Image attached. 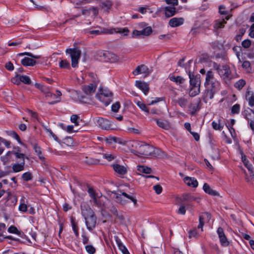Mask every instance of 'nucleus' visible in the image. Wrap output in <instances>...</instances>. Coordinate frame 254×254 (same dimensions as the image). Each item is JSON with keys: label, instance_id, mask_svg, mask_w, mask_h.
<instances>
[{"label": "nucleus", "instance_id": "24", "mask_svg": "<svg viewBox=\"0 0 254 254\" xmlns=\"http://www.w3.org/2000/svg\"><path fill=\"white\" fill-rule=\"evenodd\" d=\"M25 160L22 161L20 164L15 163L12 165L13 171L15 173L19 172L24 169Z\"/></svg>", "mask_w": 254, "mask_h": 254}, {"label": "nucleus", "instance_id": "18", "mask_svg": "<svg viewBox=\"0 0 254 254\" xmlns=\"http://www.w3.org/2000/svg\"><path fill=\"white\" fill-rule=\"evenodd\" d=\"M184 181L189 187L196 188L198 186V182L194 178L186 177L184 178Z\"/></svg>", "mask_w": 254, "mask_h": 254}, {"label": "nucleus", "instance_id": "63", "mask_svg": "<svg viewBox=\"0 0 254 254\" xmlns=\"http://www.w3.org/2000/svg\"><path fill=\"white\" fill-rule=\"evenodd\" d=\"M103 157L109 161H111L115 158L114 156H113L112 154L107 153L104 154Z\"/></svg>", "mask_w": 254, "mask_h": 254}, {"label": "nucleus", "instance_id": "3", "mask_svg": "<svg viewBox=\"0 0 254 254\" xmlns=\"http://www.w3.org/2000/svg\"><path fill=\"white\" fill-rule=\"evenodd\" d=\"M213 68L217 70L218 74L224 80H230L233 78L230 67L228 65L220 66L216 63H214Z\"/></svg>", "mask_w": 254, "mask_h": 254}, {"label": "nucleus", "instance_id": "40", "mask_svg": "<svg viewBox=\"0 0 254 254\" xmlns=\"http://www.w3.org/2000/svg\"><path fill=\"white\" fill-rule=\"evenodd\" d=\"M34 149L37 155L39 156V159L42 161H44L45 160V157L42 155L40 147L36 145H35L34 146Z\"/></svg>", "mask_w": 254, "mask_h": 254}, {"label": "nucleus", "instance_id": "9", "mask_svg": "<svg viewBox=\"0 0 254 254\" xmlns=\"http://www.w3.org/2000/svg\"><path fill=\"white\" fill-rule=\"evenodd\" d=\"M113 93L107 89H100L99 92L96 94V97L98 99H102L105 97L109 98L112 101Z\"/></svg>", "mask_w": 254, "mask_h": 254}, {"label": "nucleus", "instance_id": "39", "mask_svg": "<svg viewBox=\"0 0 254 254\" xmlns=\"http://www.w3.org/2000/svg\"><path fill=\"white\" fill-rule=\"evenodd\" d=\"M226 23V21L224 19L218 20L215 21L214 27L216 29L222 28L224 27Z\"/></svg>", "mask_w": 254, "mask_h": 254}, {"label": "nucleus", "instance_id": "59", "mask_svg": "<svg viewBox=\"0 0 254 254\" xmlns=\"http://www.w3.org/2000/svg\"><path fill=\"white\" fill-rule=\"evenodd\" d=\"M45 129L46 130V131L48 132L49 133L50 135H51L53 137V138L56 140V141H58V137L56 136V134H55L53 131H52L51 129H50V128H47V127H45Z\"/></svg>", "mask_w": 254, "mask_h": 254}, {"label": "nucleus", "instance_id": "56", "mask_svg": "<svg viewBox=\"0 0 254 254\" xmlns=\"http://www.w3.org/2000/svg\"><path fill=\"white\" fill-rule=\"evenodd\" d=\"M108 30L104 29L103 31H100L99 30H92L90 31V33L92 34H100L101 33H109Z\"/></svg>", "mask_w": 254, "mask_h": 254}, {"label": "nucleus", "instance_id": "50", "mask_svg": "<svg viewBox=\"0 0 254 254\" xmlns=\"http://www.w3.org/2000/svg\"><path fill=\"white\" fill-rule=\"evenodd\" d=\"M71 222L72 224V229L73 230V232L76 235V237L78 236V226H77L76 224L74 221V220L72 218L71 220Z\"/></svg>", "mask_w": 254, "mask_h": 254}, {"label": "nucleus", "instance_id": "22", "mask_svg": "<svg viewBox=\"0 0 254 254\" xmlns=\"http://www.w3.org/2000/svg\"><path fill=\"white\" fill-rule=\"evenodd\" d=\"M119 60V57L116 54L108 51L107 52L105 62H110L111 63H115L118 61Z\"/></svg>", "mask_w": 254, "mask_h": 254}, {"label": "nucleus", "instance_id": "14", "mask_svg": "<svg viewBox=\"0 0 254 254\" xmlns=\"http://www.w3.org/2000/svg\"><path fill=\"white\" fill-rule=\"evenodd\" d=\"M148 68L145 65L142 64L138 65L136 67V69L133 71V74L134 75H138L140 73H145L148 75L150 73Z\"/></svg>", "mask_w": 254, "mask_h": 254}, {"label": "nucleus", "instance_id": "16", "mask_svg": "<svg viewBox=\"0 0 254 254\" xmlns=\"http://www.w3.org/2000/svg\"><path fill=\"white\" fill-rule=\"evenodd\" d=\"M184 22V19L182 17H174L170 19L169 24L171 27H176L182 25Z\"/></svg>", "mask_w": 254, "mask_h": 254}, {"label": "nucleus", "instance_id": "26", "mask_svg": "<svg viewBox=\"0 0 254 254\" xmlns=\"http://www.w3.org/2000/svg\"><path fill=\"white\" fill-rule=\"evenodd\" d=\"M108 51H103L102 50L98 51L95 55V58L100 61L105 62L106 59V53Z\"/></svg>", "mask_w": 254, "mask_h": 254}, {"label": "nucleus", "instance_id": "1", "mask_svg": "<svg viewBox=\"0 0 254 254\" xmlns=\"http://www.w3.org/2000/svg\"><path fill=\"white\" fill-rule=\"evenodd\" d=\"M81 212L85 220L87 229L91 231L96 226V217L92 209L88 206L81 205Z\"/></svg>", "mask_w": 254, "mask_h": 254}, {"label": "nucleus", "instance_id": "36", "mask_svg": "<svg viewBox=\"0 0 254 254\" xmlns=\"http://www.w3.org/2000/svg\"><path fill=\"white\" fill-rule=\"evenodd\" d=\"M200 92V87H195L191 86L190 90L189 92V95L190 97H194L198 95Z\"/></svg>", "mask_w": 254, "mask_h": 254}, {"label": "nucleus", "instance_id": "53", "mask_svg": "<svg viewBox=\"0 0 254 254\" xmlns=\"http://www.w3.org/2000/svg\"><path fill=\"white\" fill-rule=\"evenodd\" d=\"M79 117L77 115H72L70 117V121L72 123H74L75 126H77L79 125L78 120Z\"/></svg>", "mask_w": 254, "mask_h": 254}, {"label": "nucleus", "instance_id": "46", "mask_svg": "<svg viewBox=\"0 0 254 254\" xmlns=\"http://www.w3.org/2000/svg\"><path fill=\"white\" fill-rule=\"evenodd\" d=\"M136 104L141 110L147 113L148 114L149 113V110H148L147 108L146 107V106L145 104H144V103H142L140 101H138L136 103Z\"/></svg>", "mask_w": 254, "mask_h": 254}, {"label": "nucleus", "instance_id": "2", "mask_svg": "<svg viewBox=\"0 0 254 254\" xmlns=\"http://www.w3.org/2000/svg\"><path fill=\"white\" fill-rule=\"evenodd\" d=\"M139 148L138 151H135V149H131V152L136 155L139 154L152 156L154 157H158L160 156L161 151L158 148H154V147L144 142H142V144Z\"/></svg>", "mask_w": 254, "mask_h": 254}, {"label": "nucleus", "instance_id": "52", "mask_svg": "<svg viewBox=\"0 0 254 254\" xmlns=\"http://www.w3.org/2000/svg\"><path fill=\"white\" fill-rule=\"evenodd\" d=\"M87 252L89 254H94L95 253V248L92 245H87L85 247Z\"/></svg>", "mask_w": 254, "mask_h": 254}, {"label": "nucleus", "instance_id": "43", "mask_svg": "<svg viewBox=\"0 0 254 254\" xmlns=\"http://www.w3.org/2000/svg\"><path fill=\"white\" fill-rule=\"evenodd\" d=\"M18 55L20 56L25 55V56H27L28 57H31L34 59H39L41 58V56L40 55H34L33 54H32L31 53H29V52H24V53H20L18 54Z\"/></svg>", "mask_w": 254, "mask_h": 254}, {"label": "nucleus", "instance_id": "58", "mask_svg": "<svg viewBox=\"0 0 254 254\" xmlns=\"http://www.w3.org/2000/svg\"><path fill=\"white\" fill-rule=\"evenodd\" d=\"M251 40L247 39L243 41L242 43V46L245 48H248L251 46Z\"/></svg>", "mask_w": 254, "mask_h": 254}, {"label": "nucleus", "instance_id": "55", "mask_svg": "<svg viewBox=\"0 0 254 254\" xmlns=\"http://www.w3.org/2000/svg\"><path fill=\"white\" fill-rule=\"evenodd\" d=\"M8 232L10 233H14L16 234H19V231L17 229V228L14 226H11L8 229Z\"/></svg>", "mask_w": 254, "mask_h": 254}, {"label": "nucleus", "instance_id": "11", "mask_svg": "<svg viewBox=\"0 0 254 254\" xmlns=\"http://www.w3.org/2000/svg\"><path fill=\"white\" fill-rule=\"evenodd\" d=\"M96 122L102 129L107 130L111 127L109 121L103 118H98L96 119Z\"/></svg>", "mask_w": 254, "mask_h": 254}, {"label": "nucleus", "instance_id": "6", "mask_svg": "<svg viewBox=\"0 0 254 254\" xmlns=\"http://www.w3.org/2000/svg\"><path fill=\"white\" fill-rule=\"evenodd\" d=\"M114 194L115 196V198L116 199V201H117L119 203H124V201H123V200L122 199V196H123L127 198L130 199L133 202V204L135 206L137 205V200L135 198V197H134L132 195H130L126 192H121V191H120V193L115 192Z\"/></svg>", "mask_w": 254, "mask_h": 254}, {"label": "nucleus", "instance_id": "48", "mask_svg": "<svg viewBox=\"0 0 254 254\" xmlns=\"http://www.w3.org/2000/svg\"><path fill=\"white\" fill-rule=\"evenodd\" d=\"M240 111V106L238 104H236L231 108V113L233 114H238Z\"/></svg>", "mask_w": 254, "mask_h": 254}, {"label": "nucleus", "instance_id": "15", "mask_svg": "<svg viewBox=\"0 0 254 254\" xmlns=\"http://www.w3.org/2000/svg\"><path fill=\"white\" fill-rule=\"evenodd\" d=\"M112 167L115 172L120 176L124 175L127 173V169L124 166L117 164L112 165Z\"/></svg>", "mask_w": 254, "mask_h": 254}, {"label": "nucleus", "instance_id": "29", "mask_svg": "<svg viewBox=\"0 0 254 254\" xmlns=\"http://www.w3.org/2000/svg\"><path fill=\"white\" fill-rule=\"evenodd\" d=\"M36 63V62L32 59L28 57H25L21 60V64L24 66H33Z\"/></svg>", "mask_w": 254, "mask_h": 254}, {"label": "nucleus", "instance_id": "35", "mask_svg": "<svg viewBox=\"0 0 254 254\" xmlns=\"http://www.w3.org/2000/svg\"><path fill=\"white\" fill-rule=\"evenodd\" d=\"M213 128L215 130H221L224 127L223 124L221 123L220 120L218 122L213 121L212 123Z\"/></svg>", "mask_w": 254, "mask_h": 254}, {"label": "nucleus", "instance_id": "19", "mask_svg": "<svg viewBox=\"0 0 254 254\" xmlns=\"http://www.w3.org/2000/svg\"><path fill=\"white\" fill-rule=\"evenodd\" d=\"M142 144L141 141H139L137 140H132L130 141L127 143L128 147L130 148V150L131 149H135V151H138L139 150V148Z\"/></svg>", "mask_w": 254, "mask_h": 254}, {"label": "nucleus", "instance_id": "13", "mask_svg": "<svg viewBox=\"0 0 254 254\" xmlns=\"http://www.w3.org/2000/svg\"><path fill=\"white\" fill-rule=\"evenodd\" d=\"M45 94L47 99L51 100V102H49V104H54L59 102L61 100V97H57L56 94H53L50 92L45 91Z\"/></svg>", "mask_w": 254, "mask_h": 254}, {"label": "nucleus", "instance_id": "21", "mask_svg": "<svg viewBox=\"0 0 254 254\" xmlns=\"http://www.w3.org/2000/svg\"><path fill=\"white\" fill-rule=\"evenodd\" d=\"M176 12H177V10L174 6H166L164 8V14L167 17L174 16Z\"/></svg>", "mask_w": 254, "mask_h": 254}, {"label": "nucleus", "instance_id": "25", "mask_svg": "<svg viewBox=\"0 0 254 254\" xmlns=\"http://www.w3.org/2000/svg\"><path fill=\"white\" fill-rule=\"evenodd\" d=\"M243 115L248 122L254 120V112L252 110H245L243 112Z\"/></svg>", "mask_w": 254, "mask_h": 254}, {"label": "nucleus", "instance_id": "60", "mask_svg": "<svg viewBox=\"0 0 254 254\" xmlns=\"http://www.w3.org/2000/svg\"><path fill=\"white\" fill-rule=\"evenodd\" d=\"M153 189L158 194L161 193L162 191V188L160 185H157L153 187Z\"/></svg>", "mask_w": 254, "mask_h": 254}, {"label": "nucleus", "instance_id": "47", "mask_svg": "<svg viewBox=\"0 0 254 254\" xmlns=\"http://www.w3.org/2000/svg\"><path fill=\"white\" fill-rule=\"evenodd\" d=\"M7 133L8 135H10L15 139H16L19 142H20V138L18 134L14 131L10 130L7 131Z\"/></svg>", "mask_w": 254, "mask_h": 254}, {"label": "nucleus", "instance_id": "17", "mask_svg": "<svg viewBox=\"0 0 254 254\" xmlns=\"http://www.w3.org/2000/svg\"><path fill=\"white\" fill-rule=\"evenodd\" d=\"M135 85L140 89L145 95H146L149 91V84L144 81H136Z\"/></svg>", "mask_w": 254, "mask_h": 254}, {"label": "nucleus", "instance_id": "4", "mask_svg": "<svg viewBox=\"0 0 254 254\" xmlns=\"http://www.w3.org/2000/svg\"><path fill=\"white\" fill-rule=\"evenodd\" d=\"M206 87L205 98L211 99L213 98L214 95L219 90L220 87V83L217 80L210 82L208 84H204Z\"/></svg>", "mask_w": 254, "mask_h": 254}, {"label": "nucleus", "instance_id": "5", "mask_svg": "<svg viewBox=\"0 0 254 254\" xmlns=\"http://www.w3.org/2000/svg\"><path fill=\"white\" fill-rule=\"evenodd\" d=\"M65 52L70 55L72 66L73 67H77L81 56V51L78 48H69L66 50Z\"/></svg>", "mask_w": 254, "mask_h": 254}, {"label": "nucleus", "instance_id": "42", "mask_svg": "<svg viewBox=\"0 0 254 254\" xmlns=\"http://www.w3.org/2000/svg\"><path fill=\"white\" fill-rule=\"evenodd\" d=\"M20 80L21 81V82L27 85H29L31 83V79L28 76L26 75H20Z\"/></svg>", "mask_w": 254, "mask_h": 254}, {"label": "nucleus", "instance_id": "30", "mask_svg": "<svg viewBox=\"0 0 254 254\" xmlns=\"http://www.w3.org/2000/svg\"><path fill=\"white\" fill-rule=\"evenodd\" d=\"M213 72L211 70H208L206 73L205 81L204 84H208L209 82L215 80Z\"/></svg>", "mask_w": 254, "mask_h": 254}, {"label": "nucleus", "instance_id": "28", "mask_svg": "<svg viewBox=\"0 0 254 254\" xmlns=\"http://www.w3.org/2000/svg\"><path fill=\"white\" fill-rule=\"evenodd\" d=\"M203 189L206 193L210 195L213 196L218 195V192L214 190H213L207 183H205L203 185Z\"/></svg>", "mask_w": 254, "mask_h": 254}, {"label": "nucleus", "instance_id": "33", "mask_svg": "<svg viewBox=\"0 0 254 254\" xmlns=\"http://www.w3.org/2000/svg\"><path fill=\"white\" fill-rule=\"evenodd\" d=\"M169 79L171 81L175 82L177 84L183 83L185 81V79L181 76H177L175 77L174 75H171L170 76Z\"/></svg>", "mask_w": 254, "mask_h": 254}, {"label": "nucleus", "instance_id": "8", "mask_svg": "<svg viewBox=\"0 0 254 254\" xmlns=\"http://www.w3.org/2000/svg\"><path fill=\"white\" fill-rule=\"evenodd\" d=\"M88 192L90 196L93 199L94 204L96 205L101 207L102 203L100 200L98 198L100 197L99 194L96 192L92 188L88 187Z\"/></svg>", "mask_w": 254, "mask_h": 254}, {"label": "nucleus", "instance_id": "7", "mask_svg": "<svg viewBox=\"0 0 254 254\" xmlns=\"http://www.w3.org/2000/svg\"><path fill=\"white\" fill-rule=\"evenodd\" d=\"M211 217V215L208 212H204L200 214L199 217V224L198 228H201V231H203V226L205 223H208Z\"/></svg>", "mask_w": 254, "mask_h": 254}, {"label": "nucleus", "instance_id": "49", "mask_svg": "<svg viewBox=\"0 0 254 254\" xmlns=\"http://www.w3.org/2000/svg\"><path fill=\"white\" fill-rule=\"evenodd\" d=\"M17 151H14V154L15 155L16 158L21 159L22 160V161H23V160H24L25 158V154L23 153H21L19 152V148L17 147L15 148Z\"/></svg>", "mask_w": 254, "mask_h": 254}, {"label": "nucleus", "instance_id": "61", "mask_svg": "<svg viewBox=\"0 0 254 254\" xmlns=\"http://www.w3.org/2000/svg\"><path fill=\"white\" fill-rule=\"evenodd\" d=\"M19 210L22 212H26L27 210V206L24 203H20L19 206Z\"/></svg>", "mask_w": 254, "mask_h": 254}, {"label": "nucleus", "instance_id": "37", "mask_svg": "<svg viewBox=\"0 0 254 254\" xmlns=\"http://www.w3.org/2000/svg\"><path fill=\"white\" fill-rule=\"evenodd\" d=\"M156 123L159 127H162L165 129H168L170 127L169 124L166 121L157 120Z\"/></svg>", "mask_w": 254, "mask_h": 254}, {"label": "nucleus", "instance_id": "23", "mask_svg": "<svg viewBox=\"0 0 254 254\" xmlns=\"http://www.w3.org/2000/svg\"><path fill=\"white\" fill-rule=\"evenodd\" d=\"M196 198L193 196H191L190 194L188 193L184 194L182 196V198L177 197L176 200L178 203H182L185 200L188 201H193L195 200Z\"/></svg>", "mask_w": 254, "mask_h": 254}, {"label": "nucleus", "instance_id": "51", "mask_svg": "<svg viewBox=\"0 0 254 254\" xmlns=\"http://www.w3.org/2000/svg\"><path fill=\"white\" fill-rule=\"evenodd\" d=\"M246 30L244 28H241L239 29V34L237 35L235 39L237 41L241 40L242 36L245 34Z\"/></svg>", "mask_w": 254, "mask_h": 254}, {"label": "nucleus", "instance_id": "34", "mask_svg": "<svg viewBox=\"0 0 254 254\" xmlns=\"http://www.w3.org/2000/svg\"><path fill=\"white\" fill-rule=\"evenodd\" d=\"M189 110L190 111L191 115H194L199 109L198 107V103H191L190 105Z\"/></svg>", "mask_w": 254, "mask_h": 254}, {"label": "nucleus", "instance_id": "44", "mask_svg": "<svg viewBox=\"0 0 254 254\" xmlns=\"http://www.w3.org/2000/svg\"><path fill=\"white\" fill-rule=\"evenodd\" d=\"M245 84L246 81L243 79H240L235 84L234 86L236 88L241 90Z\"/></svg>", "mask_w": 254, "mask_h": 254}, {"label": "nucleus", "instance_id": "62", "mask_svg": "<svg viewBox=\"0 0 254 254\" xmlns=\"http://www.w3.org/2000/svg\"><path fill=\"white\" fill-rule=\"evenodd\" d=\"M144 36H148L152 32L151 27H147L143 29Z\"/></svg>", "mask_w": 254, "mask_h": 254}, {"label": "nucleus", "instance_id": "12", "mask_svg": "<svg viewBox=\"0 0 254 254\" xmlns=\"http://www.w3.org/2000/svg\"><path fill=\"white\" fill-rule=\"evenodd\" d=\"M189 76L190 78V83L191 86L195 87H200V80L198 76H194L190 71L189 72Z\"/></svg>", "mask_w": 254, "mask_h": 254}, {"label": "nucleus", "instance_id": "64", "mask_svg": "<svg viewBox=\"0 0 254 254\" xmlns=\"http://www.w3.org/2000/svg\"><path fill=\"white\" fill-rule=\"evenodd\" d=\"M11 82L14 84L19 85L20 84L21 81L20 80V76L18 77L16 76L11 79Z\"/></svg>", "mask_w": 254, "mask_h": 254}, {"label": "nucleus", "instance_id": "57", "mask_svg": "<svg viewBox=\"0 0 254 254\" xmlns=\"http://www.w3.org/2000/svg\"><path fill=\"white\" fill-rule=\"evenodd\" d=\"M101 102H102L105 106H107L112 101L109 98H108L106 97H105L102 99H98Z\"/></svg>", "mask_w": 254, "mask_h": 254}, {"label": "nucleus", "instance_id": "38", "mask_svg": "<svg viewBox=\"0 0 254 254\" xmlns=\"http://www.w3.org/2000/svg\"><path fill=\"white\" fill-rule=\"evenodd\" d=\"M137 170L141 173H143L145 174H150L152 172V170L150 168L145 167L144 166H138Z\"/></svg>", "mask_w": 254, "mask_h": 254}, {"label": "nucleus", "instance_id": "32", "mask_svg": "<svg viewBox=\"0 0 254 254\" xmlns=\"http://www.w3.org/2000/svg\"><path fill=\"white\" fill-rule=\"evenodd\" d=\"M246 98L249 102V105L251 107L254 106V94L250 91H248L246 94Z\"/></svg>", "mask_w": 254, "mask_h": 254}, {"label": "nucleus", "instance_id": "54", "mask_svg": "<svg viewBox=\"0 0 254 254\" xmlns=\"http://www.w3.org/2000/svg\"><path fill=\"white\" fill-rule=\"evenodd\" d=\"M120 107L119 102H117L112 106V111L114 112H117Z\"/></svg>", "mask_w": 254, "mask_h": 254}, {"label": "nucleus", "instance_id": "41", "mask_svg": "<svg viewBox=\"0 0 254 254\" xmlns=\"http://www.w3.org/2000/svg\"><path fill=\"white\" fill-rule=\"evenodd\" d=\"M59 66L62 68H69V63L66 60H63L59 63Z\"/></svg>", "mask_w": 254, "mask_h": 254}, {"label": "nucleus", "instance_id": "10", "mask_svg": "<svg viewBox=\"0 0 254 254\" xmlns=\"http://www.w3.org/2000/svg\"><path fill=\"white\" fill-rule=\"evenodd\" d=\"M220 243L223 246H227L229 245V242L224 234L223 229L221 227H219L217 231Z\"/></svg>", "mask_w": 254, "mask_h": 254}, {"label": "nucleus", "instance_id": "27", "mask_svg": "<svg viewBox=\"0 0 254 254\" xmlns=\"http://www.w3.org/2000/svg\"><path fill=\"white\" fill-rule=\"evenodd\" d=\"M96 87V85L91 83L84 87L83 91L86 94H91L95 91Z\"/></svg>", "mask_w": 254, "mask_h": 254}, {"label": "nucleus", "instance_id": "20", "mask_svg": "<svg viewBox=\"0 0 254 254\" xmlns=\"http://www.w3.org/2000/svg\"><path fill=\"white\" fill-rule=\"evenodd\" d=\"M113 5V2L110 0H106L100 3V7L105 12L109 13V10Z\"/></svg>", "mask_w": 254, "mask_h": 254}, {"label": "nucleus", "instance_id": "45", "mask_svg": "<svg viewBox=\"0 0 254 254\" xmlns=\"http://www.w3.org/2000/svg\"><path fill=\"white\" fill-rule=\"evenodd\" d=\"M32 174L29 172L24 173L22 175V178L25 181H28L32 180Z\"/></svg>", "mask_w": 254, "mask_h": 254}, {"label": "nucleus", "instance_id": "31", "mask_svg": "<svg viewBox=\"0 0 254 254\" xmlns=\"http://www.w3.org/2000/svg\"><path fill=\"white\" fill-rule=\"evenodd\" d=\"M175 103H178L181 107L185 108L188 104V100L184 97H181L176 100Z\"/></svg>", "mask_w": 254, "mask_h": 254}]
</instances>
